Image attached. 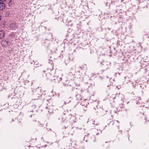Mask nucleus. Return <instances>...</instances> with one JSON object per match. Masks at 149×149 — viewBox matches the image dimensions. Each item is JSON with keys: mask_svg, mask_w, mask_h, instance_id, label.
<instances>
[{"mask_svg": "<svg viewBox=\"0 0 149 149\" xmlns=\"http://www.w3.org/2000/svg\"><path fill=\"white\" fill-rule=\"evenodd\" d=\"M48 112L49 113V114L50 113H52V111L50 110L49 109V110L48 111Z\"/></svg>", "mask_w": 149, "mask_h": 149, "instance_id": "nucleus-10", "label": "nucleus"}, {"mask_svg": "<svg viewBox=\"0 0 149 149\" xmlns=\"http://www.w3.org/2000/svg\"><path fill=\"white\" fill-rule=\"evenodd\" d=\"M13 121V119H12V121Z\"/></svg>", "mask_w": 149, "mask_h": 149, "instance_id": "nucleus-13", "label": "nucleus"}, {"mask_svg": "<svg viewBox=\"0 0 149 149\" xmlns=\"http://www.w3.org/2000/svg\"><path fill=\"white\" fill-rule=\"evenodd\" d=\"M9 27L11 30H15L17 28V25L16 23H11L9 25Z\"/></svg>", "mask_w": 149, "mask_h": 149, "instance_id": "nucleus-2", "label": "nucleus"}, {"mask_svg": "<svg viewBox=\"0 0 149 149\" xmlns=\"http://www.w3.org/2000/svg\"><path fill=\"white\" fill-rule=\"evenodd\" d=\"M6 0H0V1H5Z\"/></svg>", "mask_w": 149, "mask_h": 149, "instance_id": "nucleus-12", "label": "nucleus"}, {"mask_svg": "<svg viewBox=\"0 0 149 149\" xmlns=\"http://www.w3.org/2000/svg\"><path fill=\"white\" fill-rule=\"evenodd\" d=\"M1 14H0V22H1Z\"/></svg>", "mask_w": 149, "mask_h": 149, "instance_id": "nucleus-11", "label": "nucleus"}, {"mask_svg": "<svg viewBox=\"0 0 149 149\" xmlns=\"http://www.w3.org/2000/svg\"><path fill=\"white\" fill-rule=\"evenodd\" d=\"M5 4L3 2H1L0 3V10H3V9H5Z\"/></svg>", "mask_w": 149, "mask_h": 149, "instance_id": "nucleus-6", "label": "nucleus"}, {"mask_svg": "<svg viewBox=\"0 0 149 149\" xmlns=\"http://www.w3.org/2000/svg\"><path fill=\"white\" fill-rule=\"evenodd\" d=\"M1 45L3 47H6L8 45V41L4 39L1 42Z\"/></svg>", "mask_w": 149, "mask_h": 149, "instance_id": "nucleus-3", "label": "nucleus"}, {"mask_svg": "<svg viewBox=\"0 0 149 149\" xmlns=\"http://www.w3.org/2000/svg\"><path fill=\"white\" fill-rule=\"evenodd\" d=\"M61 77L59 76H54V80L55 82H58L62 80Z\"/></svg>", "mask_w": 149, "mask_h": 149, "instance_id": "nucleus-5", "label": "nucleus"}, {"mask_svg": "<svg viewBox=\"0 0 149 149\" xmlns=\"http://www.w3.org/2000/svg\"><path fill=\"white\" fill-rule=\"evenodd\" d=\"M118 124V125H117V127L118 128H119V122L117 120H116V121H114V123H113V124Z\"/></svg>", "mask_w": 149, "mask_h": 149, "instance_id": "nucleus-8", "label": "nucleus"}, {"mask_svg": "<svg viewBox=\"0 0 149 149\" xmlns=\"http://www.w3.org/2000/svg\"><path fill=\"white\" fill-rule=\"evenodd\" d=\"M98 134V133H97V134H96V135L97 134Z\"/></svg>", "mask_w": 149, "mask_h": 149, "instance_id": "nucleus-14", "label": "nucleus"}, {"mask_svg": "<svg viewBox=\"0 0 149 149\" xmlns=\"http://www.w3.org/2000/svg\"><path fill=\"white\" fill-rule=\"evenodd\" d=\"M4 36V31L3 30L0 31V38H3Z\"/></svg>", "mask_w": 149, "mask_h": 149, "instance_id": "nucleus-7", "label": "nucleus"}, {"mask_svg": "<svg viewBox=\"0 0 149 149\" xmlns=\"http://www.w3.org/2000/svg\"><path fill=\"white\" fill-rule=\"evenodd\" d=\"M148 123H149V121H148Z\"/></svg>", "mask_w": 149, "mask_h": 149, "instance_id": "nucleus-16", "label": "nucleus"}, {"mask_svg": "<svg viewBox=\"0 0 149 149\" xmlns=\"http://www.w3.org/2000/svg\"><path fill=\"white\" fill-rule=\"evenodd\" d=\"M76 97H77V99L79 101V100H81V97H80V98H79V99H78V97H80V96L79 95H76Z\"/></svg>", "mask_w": 149, "mask_h": 149, "instance_id": "nucleus-9", "label": "nucleus"}, {"mask_svg": "<svg viewBox=\"0 0 149 149\" xmlns=\"http://www.w3.org/2000/svg\"><path fill=\"white\" fill-rule=\"evenodd\" d=\"M45 72L46 71L44 70L41 72V74L43 77H45L47 79H50L52 77V76L50 74V73L49 72H48L46 73Z\"/></svg>", "mask_w": 149, "mask_h": 149, "instance_id": "nucleus-1", "label": "nucleus"}, {"mask_svg": "<svg viewBox=\"0 0 149 149\" xmlns=\"http://www.w3.org/2000/svg\"><path fill=\"white\" fill-rule=\"evenodd\" d=\"M65 128H66V127H65Z\"/></svg>", "mask_w": 149, "mask_h": 149, "instance_id": "nucleus-15", "label": "nucleus"}, {"mask_svg": "<svg viewBox=\"0 0 149 149\" xmlns=\"http://www.w3.org/2000/svg\"><path fill=\"white\" fill-rule=\"evenodd\" d=\"M49 63L47 65L48 66V70H49L50 71H51L53 69V65L52 63L53 62L52 61H50L49 60Z\"/></svg>", "mask_w": 149, "mask_h": 149, "instance_id": "nucleus-4", "label": "nucleus"}]
</instances>
